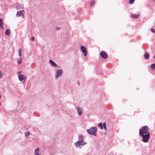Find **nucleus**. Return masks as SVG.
Segmentation results:
<instances>
[{
  "label": "nucleus",
  "instance_id": "25",
  "mask_svg": "<svg viewBox=\"0 0 155 155\" xmlns=\"http://www.w3.org/2000/svg\"><path fill=\"white\" fill-rule=\"evenodd\" d=\"M3 74L2 72L0 71V79L3 76Z\"/></svg>",
  "mask_w": 155,
  "mask_h": 155
},
{
  "label": "nucleus",
  "instance_id": "29",
  "mask_svg": "<svg viewBox=\"0 0 155 155\" xmlns=\"http://www.w3.org/2000/svg\"><path fill=\"white\" fill-rule=\"evenodd\" d=\"M21 71H18L17 72V73L18 74H20V73H21Z\"/></svg>",
  "mask_w": 155,
  "mask_h": 155
},
{
  "label": "nucleus",
  "instance_id": "26",
  "mask_svg": "<svg viewBox=\"0 0 155 155\" xmlns=\"http://www.w3.org/2000/svg\"><path fill=\"white\" fill-rule=\"evenodd\" d=\"M60 29V28L58 27H57L55 28V29L56 30H58Z\"/></svg>",
  "mask_w": 155,
  "mask_h": 155
},
{
  "label": "nucleus",
  "instance_id": "9",
  "mask_svg": "<svg viewBox=\"0 0 155 155\" xmlns=\"http://www.w3.org/2000/svg\"><path fill=\"white\" fill-rule=\"evenodd\" d=\"M49 63L52 66L55 67H57V64L53 62L51 60H50Z\"/></svg>",
  "mask_w": 155,
  "mask_h": 155
},
{
  "label": "nucleus",
  "instance_id": "14",
  "mask_svg": "<svg viewBox=\"0 0 155 155\" xmlns=\"http://www.w3.org/2000/svg\"><path fill=\"white\" fill-rule=\"evenodd\" d=\"M15 8L17 9H21L22 8V6L20 4H17L15 6Z\"/></svg>",
  "mask_w": 155,
  "mask_h": 155
},
{
  "label": "nucleus",
  "instance_id": "18",
  "mask_svg": "<svg viewBox=\"0 0 155 155\" xmlns=\"http://www.w3.org/2000/svg\"><path fill=\"white\" fill-rule=\"evenodd\" d=\"M25 136L26 137H27L30 134V133L29 132L27 131V132H25Z\"/></svg>",
  "mask_w": 155,
  "mask_h": 155
},
{
  "label": "nucleus",
  "instance_id": "13",
  "mask_svg": "<svg viewBox=\"0 0 155 155\" xmlns=\"http://www.w3.org/2000/svg\"><path fill=\"white\" fill-rule=\"evenodd\" d=\"M79 140L78 141H80L81 142H84L83 141L84 139V137L82 135H79L78 137Z\"/></svg>",
  "mask_w": 155,
  "mask_h": 155
},
{
  "label": "nucleus",
  "instance_id": "8",
  "mask_svg": "<svg viewBox=\"0 0 155 155\" xmlns=\"http://www.w3.org/2000/svg\"><path fill=\"white\" fill-rule=\"evenodd\" d=\"M18 78L19 81H23L24 80L25 81V80L26 79V76H24L22 74L18 75Z\"/></svg>",
  "mask_w": 155,
  "mask_h": 155
},
{
  "label": "nucleus",
  "instance_id": "16",
  "mask_svg": "<svg viewBox=\"0 0 155 155\" xmlns=\"http://www.w3.org/2000/svg\"><path fill=\"white\" fill-rule=\"evenodd\" d=\"M144 58L145 59H147L149 57V55L147 53H146L144 54Z\"/></svg>",
  "mask_w": 155,
  "mask_h": 155
},
{
  "label": "nucleus",
  "instance_id": "21",
  "mask_svg": "<svg viewBox=\"0 0 155 155\" xmlns=\"http://www.w3.org/2000/svg\"><path fill=\"white\" fill-rule=\"evenodd\" d=\"M95 4V2L94 1H91V2L90 5L91 6H92Z\"/></svg>",
  "mask_w": 155,
  "mask_h": 155
},
{
  "label": "nucleus",
  "instance_id": "6",
  "mask_svg": "<svg viewBox=\"0 0 155 155\" xmlns=\"http://www.w3.org/2000/svg\"><path fill=\"white\" fill-rule=\"evenodd\" d=\"M24 10H22L19 12H17L16 15L17 17H19L20 16H21L23 18H24Z\"/></svg>",
  "mask_w": 155,
  "mask_h": 155
},
{
  "label": "nucleus",
  "instance_id": "12",
  "mask_svg": "<svg viewBox=\"0 0 155 155\" xmlns=\"http://www.w3.org/2000/svg\"><path fill=\"white\" fill-rule=\"evenodd\" d=\"M3 21L2 19L1 18H0V29H3Z\"/></svg>",
  "mask_w": 155,
  "mask_h": 155
},
{
  "label": "nucleus",
  "instance_id": "5",
  "mask_svg": "<svg viewBox=\"0 0 155 155\" xmlns=\"http://www.w3.org/2000/svg\"><path fill=\"white\" fill-rule=\"evenodd\" d=\"M81 51L84 54L85 56H86L87 55V52L86 50V47L84 46H81Z\"/></svg>",
  "mask_w": 155,
  "mask_h": 155
},
{
  "label": "nucleus",
  "instance_id": "27",
  "mask_svg": "<svg viewBox=\"0 0 155 155\" xmlns=\"http://www.w3.org/2000/svg\"><path fill=\"white\" fill-rule=\"evenodd\" d=\"M151 31L153 33H154V32H155V30H154V29L153 28H152L151 29Z\"/></svg>",
  "mask_w": 155,
  "mask_h": 155
},
{
  "label": "nucleus",
  "instance_id": "23",
  "mask_svg": "<svg viewBox=\"0 0 155 155\" xmlns=\"http://www.w3.org/2000/svg\"><path fill=\"white\" fill-rule=\"evenodd\" d=\"M103 127H104V129L105 130H107V128H106V123L105 122H104L103 123Z\"/></svg>",
  "mask_w": 155,
  "mask_h": 155
},
{
  "label": "nucleus",
  "instance_id": "28",
  "mask_svg": "<svg viewBox=\"0 0 155 155\" xmlns=\"http://www.w3.org/2000/svg\"><path fill=\"white\" fill-rule=\"evenodd\" d=\"M31 41H34L35 40V38L34 37H31Z\"/></svg>",
  "mask_w": 155,
  "mask_h": 155
},
{
  "label": "nucleus",
  "instance_id": "2",
  "mask_svg": "<svg viewBox=\"0 0 155 155\" xmlns=\"http://www.w3.org/2000/svg\"><path fill=\"white\" fill-rule=\"evenodd\" d=\"M87 132L88 134L91 135H93L96 136L97 132V129L95 127H93L87 130Z\"/></svg>",
  "mask_w": 155,
  "mask_h": 155
},
{
  "label": "nucleus",
  "instance_id": "20",
  "mask_svg": "<svg viewBox=\"0 0 155 155\" xmlns=\"http://www.w3.org/2000/svg\"><path fill=\"white\" fill-rule=\"evenodd\" d=\"M18 63L19 64H20L21 63V58L20 57L18 59Z\"/></svg>",
  "mask_w": 155,
  "mask_h": 155
},
{
  "label": "nucleus",
  "instance_id": "1",
  "mask_svg": "<svg viewBox=\"0 0 155 155\" xmlns=\"http://www.w3.org/2000/svg\"><path fill=\"white\" fill-rule=\"evenodd\" d=\"M149 129L147 126H145L139 130L140 136L142 137V141L145 143L147 142L150 138V134L148 132Z\"/></svg>",
  "mask_w": 155,
  "mask_h": 155
},
{
  "label": "nucleus",
  "instance_id": "11",
  "mask_svg": "<svg viewBox=\"0 0 155 155\" xmlns=\"http://www.w3.org/2000/svg\"><path fill=\"white\" fill-rule=\"evenodd\" d=\"M11 31L10 30L7 29L5 31V34L7 36H9L10 34Z\"/></svg>",
  "mask_w": 155,
  "mask_h": 155
},
{
  "label": "nucleus",
  "instance_id": "10",
  "mask_svg": "<svg viewBox=\"0 0 155 155\" xmlns=\"http://www.w3.org/2000/svg\"><path fill=\"white\" fill-rule=\"evenodd\" d=\"M77 111L79 115H81L82 114V110L81 108L78 107L77 109Z\"/></svg>",
  "mask_w": 155,
  "mask_h": 155
},
{
  "label": "nucleus",
  "instance_id": "24",
  "mask_svg": "<svg viewBox=\"0 0 155 155\" xmlns=\"http://www.w3.org/2000/svg\"><path fill=\"white\" fill-rule=\"evenodd\" d=\"M135 0H129V2L130 4H132L134 3Z\"/></svg>",
  "mask_w": 155,
  "mask_h": 155
},
{
  "label": "nucleus",
  "instance_id": "32",
  "mask_svg": "<svg viewBox=\"0 0 155 155\" xmlns=\"http://www.w3.org/2000/svg\"><path fill=\"white\" fill-rule=\"evenodd\" d=\"M154 1H155V0H154Z\"/></svg>",
  "mask_w": 155,
  "mask_h": 155
},
{
  "label": "nucleus",
  "instance_id": "22",
  "mask_svg": "<svg viewBox=\"0 0 155 155\" xmlns=\"http://www.w3.org/2000/svg\"><path fill=\"white\" fill-rule=\"evenodd\" d=\"M151 68L152 69H155V63L152 64L151 65Z\"/></svg>",
  "mask_w": 155,
  "mask_h": 155
},
{
  "label": "nucleus",
  "instance_id": "3",
  "mask_svg": "<svg viewBox=\"0 0 155 155\" xmlns=\"http://www.w3.org/2000/svg\"><path fill=\"white\" fill-rule=\"evenodd\" d=\"M87 143L86 142H81L78 141L74 143L75 146L78 148L81 149L82 146L86 145Z\"/></svg>",
  "mask_w": 155,
  "mask_h": 155
},
{
  "label": "nucleus",
  "instance_id": "7",
  "mask_svg": "<svg viewBox=\"0 0 155 155\" xmlns=\"http://www.w3.org/2000/svg\"><path fill=\"white\" fill-rule=\"evenodd\" d=\"M100 55L101 57L104 59H107L108 57V55L107 53L104 51H102L101 52Z\"/></svg>",
  "mask_w": 155,
  "mask_h": 155
},
{
  "label": "nucleus",
  "instance_id": "31",
  "mask_svg": "<svg viewBox=\"0 0 155 155\" xmlns=\"http://www.w3.org/2000/svg\"><path fill=\"white\" fill-rule=\"evenodd\" d=\"M153 58L154 59H155V55L154 56V57H153Z\"/></svg>",
  "mask_w": 155,
  "mask_h": 155
},
{
  "label": "nucleus",
  "instance_id": "17",
  "mask_svg": "<svg viewBox=\"0 0 155 155\" xmlns=\"http://www.w3.org/2000/svg\"><path fill=\"white\" fill-rule=\"evenodd\" d=\"M19 56L21 57V48H19L18 51Z\"/></svg>",
  "mask_w": 155,
  "mask_h": 155
},
{
  "label": "nucleus",
  "instance_id": "30",
  "mask_svg": "<svg viewBox=\"0 0 155 155\" xmlns=\"http://www.w3.org/2000/svg\"><path fill=\"white\" fill-rule=\"evenodd\" d=\"M78 84L79 85H80V82L79 81H78Z\"/></svg>",
  "mask_w": 155,
  "mask_h": 155
},
{
  "label": "nucleus",
  "instance_id": "15",
  "mask_svg": "<svg viewBox=\"0 0 155 155\" xmlns=\"http://www.w3.org/2000/svg\"><path fill=\"white\" fill-rule=\"evenodd\" d=\"M139 15L138 14H132L131 15L132 17L134 18H137L139 17Z\"/></svg>",
  "mask_w": 155,
  "mask_h": 155
},
{
  "label": "nucleus",
  "instance_id": "19",
  "mask_svg": "<svg viewBox=\"0 0 155 155\" xmlns=\"http://www.w3.org/2000/svg\"><path fill=\"white\" fill-rule=\"evenodd\" d=\"M98 126L99 127H100L101 128V129H103V124H102V123H99L98 125Z\"/></svg>",
  "mask_w": 155,
  "mask_h": 155
},
{
  "label": "nucleus",
  "instance_id": "4",
  "mask_svg": "<svg viewBox=\"0 0 155 155\" xmlns=\"http://www.w3.org/2000/svg\"><path fill=\"white\" fill-rule=\"evenodd\" d=\"M63 73V71L61 69L58 70L56 71V74L55 76V78L57 79L59 77L61 76Z\"/></svg>",
  "mask_w": 155,
  "mask_h": 155
}]
</instances>
